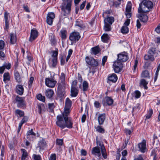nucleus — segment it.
<instances>
[{
    "label": "nucleus",
    "mask_w": 160,
    "mask_h": 160,
    "mask_svg": "<svg viewBox=\"0 0 160 160\" xmlns=\"http://www.w3.org/2000/svg\"><path fill=\"white\" fill-rule=\"evenodd\" d=\"M122 62H120L117 59V60L115 62H114V63L113 64V66H115V64H116V66H118L119 67H122Z\"/></svg>",
    "instance_id": "13d9d810"
},
{
    "label": "nucleus",
    "mask_w": 160,
    "mask_h": 160,
    "mask_svg": "<svg viewBox=\"0 0 160 160\" xmlns=\"http://www.w3.org/2000/svg\"><path fill=\"white\" fill-rule=\"evenodd\" d=\"M70 108L66 107L64 108V112L62 113V116L63 118H66L68 119L72 120L71 118L68 117V116L69 115L70 112Z\"/></svg>",
    "instance_id": "4be33fe9"
},
{
    "label": "nucleus",
    "mask_w": 160,
    "mask_h": 160,
    "mask_svg": "<svg viewBox=\"0 0 160 160\" xmlns=\"http://www.w3.org/2000/svg\"><path fill=\"white\" fill-rule=\"evenodd\" d=\"M132 3L130 2H129L128 3L126 8V12H131L132 8Z\"/></svg>",
    "instance_id": "79ce46f5"
},
{
    "label": "nucleus",
    "mask_w": 160,
    "mask_h": 160,
    "mask_svg": "<svg viewBox=\"0 0 160 160\" xmlns=\"http://www.w3.org/2000/svg\"><path fill=\"white\" fill-rule=\"evenodd\" d=\"M148 83V82H147L145 80V79H142L140 81V85L141 86H143L144 87V89H147L148 88V87H147V85Z\"/></svg>",
    "instance_id": "f704fd0d"
},
{
    "label": "nucleus",
    "mask_w": 160,
    "mask_h": 160,
    "mask_svg": "<svg viewBox=\"0 0 160 160\" xmlns=\"http://www.w3.org/2000/svg\"><path fill=\"white\" fill-rule=\"evenodd\" d=\"M133 94L136 98H139L141 96V93L138 90L135 91Z\"/></svg>",
    "instance_id": "5fc2aeb1"
},
{
    "label": "nucleus",
    "mask_w": 160,
    "mask_h": 160,
    "mask_svg": "<svg viewBox=\"0 0 160 160\" xmlns=\"http://www.w3.org/2000/svg\"><path fill=\"white\" fill-rule=\"evenodd\" d=\"M63 2L60 6L64 16L69 14L71 11L72 0H62Z\"/></svg>",
    "instance_id": "20e7f679"
},
{
    "label": "nucleus",
    "mask_w": 160,
    "mask_h": 160,
    "mask_svg": "<svg viewBox=\"0 0 160 160\" xmlns=\"http://www.w3.org/2000/svg\"><path fill=\"white\" fill-rule=\"evenodd\" d=\"M34 160H41V158L40 155L33 154L32 156Z\"/></svg>",
    "instance_id": "bf43d9fd"
},
{
    "label": "nucleus",
    "mask_w": 160,
    "mask_h": 160,
    "mask_svg": "<svg viewBox=\"0 0 160 160\" xmlns=\"http://www.w3.org/2000/svg\"><path fill=\"white\" fill-rule=\"evenodd\" d=\"M75 25L81 28H82L84 27L83 22L82 20L79 19H78L76 20L75 21Z\"/></svg>",
    "instance_id": "2f4dec72"
},
{
    "label": "nucleus",
    "mask_w": 160,
    "mask_h": 160,
    "mask_svg": "<svg viewBox=\"0 0 160 160\" xmlns=\"http://www.w3.org/2000/svg\"><path fill=\"white\" fill-rule=\"evenodd\" d=\"M99 125L97 126V127H95V128L96 129V131L101 133H104L105 132V130L102 127Z\"/></svg>",
    "instance_id": "c85d7f7f"
},
{
    "label": "nucleus",
    "mask_w": 160,
    "mask_h": 160,
    "mask_svg": "<svg viewBox=\"0 0 160 160\" xmlns=\"http://www.w3.org/2000/svg\"><path fill=\"white\" fill-rule=\"evenodd\" d=\"M37 98L38 99L42 102H44L45 101V97L44 96H42L41 94L38 95L37 96Z\"/></svg>",
    "instance_id": "8fccbe9b"
},
{
    "label": "nucleus",
    "mask_w": 160,
    "mask_h": 160,
    "mask_svg": "<svg viewBox=\"0 0 160 160\" xmlns=\"http://www.w3.org/2000/svg\"><path fill=\"white\" fill-rule=\"evenodd\" d=\"M23 117V118L19 123V124L22 125L23 124L26 122L28 120V118L27 116H24Z\"/></svg>",
    "instance_id": "6e6d98bb"
},
{
    "label": "nucleus",
    "mask_w": 160,
    "mask_h": 160,
    "mask_svg": "<svg viewBox=\"0 0 160 160\" xmlns=\"http://www.w3.org/2000/svg\"><path fill=\"white\" fill-rule=\"evenodd\" d=\"M114 21V18L113 17H108L105 18L104 20V23H108L112 25Z\"/></svg>",
    "instance_id": "cd10ccee"
},
{
    "label": "nucleus",
    "mask_w": 160,
    "mask_h": 160,
    "mask_svg": "<svg viewBox=\"0 0 160 160\" xmlns=\"http://www.w3.org/2000/svg\"><path fill=\"white\" fill-rule=\"evenodd\" d=\"M138 63V60L137 59H136L135 61V62L132 69L133 72H135L136 68L137 67Z\"/></svg>",
    "instance_id": "0e129e2a"
},
{
    "label": "nucleus",
    "mask_w": 160,
    "mask_h": 160,
    "mask_svg": "<svg viewBox=\"0 0 160 160\" xmlns=\"http://www.w3.org/2000/svg\"><path fill=\"white\" fill-rule=\"evenodd\" d=\"M72 105V102L70 99L68 98H66L65 102V107L68 108H71Z\"/></svg>",
    "instance_id": "72a5a7b5"
},
{
    "label": "nucleus",
    "mask_w": 160,
    "mask_h": 160,
    "mask_svg": "<svg viewBox=\"0 0 160 160\" xmlns=\"http://www.w3.org/2000/svg\"><path fill=\"white\" fill-rule=\"evenodd\" d=\"M141 77L142 78L149 79L150 76L149 72L148 70H145L142 71L141 74Z\"/></svg>",
    "instance_id": "473e14b6"
},
{
    "label": "nucleus",
    "mask_w": 160,
    "mask_h": 160,
    "mask_svg": "<svg viewBox=\"0 0 160 160\" xmlns=\"http://www.w3.org/2000/svg\"><path fill=\"white\" fill-rule=\"evenodd\" d=\"M16 41V38L15 35L13 34H11L10 42L12 44H14Z\"/></svg>",
    "instance_id": "ea45409f"
},
{
    "label": "nucleus",
    "mask_w": 160,
    "mask_h": 160,
    "mask_svg": "<svg viewBox=\"0 0 160 160\" xmlns=\"http://www.w3.org/2000/svg\"><path fill=\"white\" fill-rule=\"evenodd\" d=\"M139 151L142 153H144L146 151V141L145 139H143L142 142L138 144Z\"/></svg>",
    "instance_id": "4468645a"
},
{
    "label": "nucleus",
    "mask_w": 160,
    "mask_h": 160,
    "mask_svg": "<svg viewBox=\"0 0 160 160\" xmlns=\"http://www.w3.org/2000/svg\"><path fill=\"white\" fill-rule=\"evenodd\" d=\"M60 36L62 39H65L66 38V34L67 31L64 29H62L60 31Z\"/></svg>",
    "instance_id": "e433bc0d"
},
{
    "label": "nucleus",
    "mask_w": 160,
    "mask_h": 160,
    "mask_svg": "<svg viewBox=\"0 0 160 160\" xmlns=\"http://www.w3.org/2000/svg\"><path fill=\"white\" fill-rule=\"evenodd\" d=\"M160 57V51L155 48H151L148 51V53L144 56V59L146 60H149L153 62L155 60L154 57Z\"/></svg>",
    "instance_id": "7ed1b4c3"
},
{
    "label": "nucleus",
    "mask_w": 160,
    "mask_h": 160,
    "mask_svg": "<svg viewBox=\"0 0 160 160\" xmlns=\"http://www.w3.org/2000/svg\"><path fill=\"white\" fill-rule=\"evenodd\" d=\"M86 61L89 65L92 66L96 67L98 65V61L92 58H89L88 57H86Z\"/></svg>",
    "instance_id": "9d476101"
},
{
    "label": "nucleus",
    "mask_w": 160,
    "mask_h": 160,
    "mask_svg": "<svg viewBox=\"0 0 160 160\" xmlns=\"http://www.w3.org/2000/svg\"><path fill=\"white\" fill-rule=\"evenodd\" d=\"M79 92V90L78 88L75 87H71L70 95L72 97H76L78 95Z\"/></svg>",
    "instance_id": "5701e85b"
},
{
    "label": "nucleus",
    "mask_w": 160,
    "mask_h": 160,
    "mask_svg": "<svg viewBox=\"0 0 160 160\" xmlns=\"http://www.w3.org/2000/svg\"><path fill=\"white\" fill-rule=\"evenodd\" d=\"M38 32L36 29H31L29 41L30 42L33 41L38 37Z\"/></svg>",
    "instance_id": "f8f14e48"
},
{
    "label": "nucleus",
    "mask_w": 160,
    "mask_h": 160,
    "mask_svg": "<svg viewBox=\"0 0 160 160\" xmlns=\"http://www.w3.org/2000/svg\"><path fill=\"white\" fill-rule=\"evenodd\" d=\"M16 92L18 94L22 95L24 92V88L22 85L20 84L17 85L16 86Z\"/></svg>",
    "instance_id": "412c9836"
},
{
    "label": "nucleus",
    "mask_w": 160,
    "mask_h": 160,
    "mask_svg": "<svg viewBox=\"0 0 160 160\" xmlns=\"http://www.w3.org/2000/svg\"><path fill=\"white\" fill-rule=\"evenodd\" d=\"M106 118V115L105 113H99L98 117V120L99 125H102L104 123Z\"/></svg>",
    "instance_id": "a211bd4d"
},
{
    "label": "nucleus",
    "mask_w": 160,
    "mask_h": 160,
    "mask_svg": "<svg viewBox=\"0 0 160 160\" xmlns=\"http://www.w3.org/2000/svg\"><path fill=\"white\" fill-rule=\"evenodd\" d=\"M133 132V129H132L131 130H130L128 129H126L125 130V133L126 135H130L132 132Z\"/></svg>",
    "instance_id": "680f3d73"
},
{
    "label": "nucleus",
    "mask_w": 160,
    "mask_h": 160,
    "mask_svg": "<svg viewBox=\"0 0 160 160\" xmlns=\"http://www.w3.org/2000/svg\"><path fill=\"white\" fill-rule=\"evenodd\" d=\"M112 3V6L115 7L117 8H118L119 7V5L121 4V2L120 1H119L118 0L115 1L113 2H111Z\"/></svg>",
    "instance_id": "09e8293b"
},
{
    "label": "nucleus",
    "mask_w": 160,
    "mask_h": 160,
    "mask_svg": "<svg viewBox=\"0 0 160 160\" xmlns=\"http://www.w3.org/2000/svg\"><path fill=\"white\" fill-rule=\"evenodd\" d=\"M117 80L118 77L116 74L115 73L110 74L108 75L107 82L108 83L115 82Z\"/></svg>",
    "instance_id": "2eb2a0df"
},
{
    "label": "nucleus",
    "mask_w": 160,
    "mask_h": 160,
    "mask_svg": "<svg viewBox=\"0 0 160 160\" xmlns=\"http://www.w3.org/2000/svg\"><path fill=\"white\" fill-rule=\"evenodd\" d=\"M111 25L108 23H104V29L105 31H110L111 30Z\"/></svg>",
    "instance_id": "37998d69"
},
{
    "label": "nucleus",
    "mask_w": 160,
    "mask_h": 160,
    "mask_svg": "<svg viewBox=\"0 0 160 160\" xmlns=\"http://www.w3.org/2000/svg\"><path fill=\"white\" fill-rule=\"evenodd\" d=\"M49 40L51 42L52 44V45L54 44L56 42V41L54 35L52 33H50L49 34Z\"/></svg>",
    "instance_id": "58836bf2"
},
{
    "label": "nucleus",
    "mask_w": 160,
    "mask_h": 160,
    "mask_svg": "<svg viewBox=\"0 0 160 160\" xmlns=\"http://www.w3.org/2000/svg\"><path fill=\"white\" fill-rule=\"evenodd\" d=\"M15 114L18 117H21L24 116V113L23 111L17 109L15 110Z\"/></svg>",
    "instance_id": "bb28decb"
},
{
    "label": "nucleus",
    "mask_w": 160,
    "mask_h": 160,
    "mask_svg": "<svg viewBox=\"0 0 160 160\" xmlns=\"http://www.w3.org/2000/svg\"><path fill=\"white\" fill-rule=\"evenodd\" d=\"M100 149L98 146H96L93 148L91 151L92 154L100 158L101 156Z\"/></svg>",
    "instance_id": "dca6fc26"
},
{
    "label": "nucleus",
    "mask_w": 160,
    "mask_h": 160,
    "mask_svg": "<svg viewBox=\"0 0 160 160\" xmlns=\"http://www.w3.org/2000/svg\"><path fill=\"white\" fill-rule=\"evenodd\" d=\"M33 80L34 78L33 77H30L28 82V85H29V87H31L32 86Z\"/></svg>",
    "instance_id": "e2e57ef3"
},
{
    "label": "nucleus",
    "mask_w": 160,
    "mask_h": 160,
    "mask_svg": "<svg viewBox=\"0 0 160 160\" xmlns=\"http://www.w3.org/2000/svg\"><path fill=\"white\" fill-rule=\"evenodd\" d=\"M30 135L33 136H36L35 133L33 132L32 129L28 132L27 134V138L30 139Z\"/></svg>",
    "instance_id": "c03bdc74"
},
{
    "label": "nucleus",
    "mask_w": 160,
    "mask_h": 160,
    "mask_svg": "<svg viewBox=\"0 0 160 160\" xmlns=\"http://www.w3.org/2000/svg\"><path fill=\"white\" fill-rule=\"evenodd\" d=\"M153 113V110L152 109H150L148 112L147 114L146 115V119H148L150 118L152 116Z\"/></svg>",
    "instance_id": "864d4df0"
},
{
    "label": "nucleus",
    "mask_w": 160,
    "mask_h": 160,
    "mask_svg": "<svg viewBox=\"0 0 160 160\" xmlns=\"http://www.w3.org/2000/svg\"><path fill=\"white\" fill-rule=\"evenodd\" d=\"M81 37L80 33L79 32L74 31L70 34L69 39L72 42H76L80 39Z\"/></svg>",
    "instance_id": "423d86ee"
},
{
    "label": "nucleus",
    "mask_w": 160,
    "mask_h": 160,
    "mask_svg": "<svg viewBox=\"0 0 160 160\" xmlns=\"http://www.w3.org/2000/svg\"><path fill=\"white\" fill-rule=\"evenodd\" d=\"M139 18L141 22H146L148 20V17L146 15L141 14L140 15Z\"/></svg>",
    "instance_id": "c9c22d12"
},
{
    "label": "nucleus",
    "mask_w": 160,
    "mask_h": 160,
    "mask_svg": "<svg viewBox=\"0 0 160 160\" xmlns=\"http://www.w3.org/2000/svg\"><path fill=\"white\" fill-rule=\"evenodd\" d=\"M102 41L104 42H107L109 39V37L107 34H103L101 36Z\"/></svg>",
    "instance_id": "4c0bfd02"
},
{
    "label": "nucleus",
    "mask_w": 160,
    "mask_h": 160,
    "mask_svg": "<svg viewBox=\"0 0 160 160\" xmlns=\"http://www.w3.org/2000/svg\"><path fill=\"white\" fill-rule=\"evenodd\" d=\"M116 64H115V66H113L114 70L115 72L118 73L121 70L122 67L116 66Z\"/></svg>",
    "instance_id": "3c124183"
},
{
    "label": "nucleus",
    "mask_w": 160,
    "mask_h": 160,
    "mask_svg": "<svg viewBox=\"0 0 160 160\" xmlns=\"http://www.w3.org/2000/svg\"><path fill=\"white\" fill-rule=\"evenodd\" d=\"M134 160H144L142 155H136L134 156Z\"/></svg>",
    "instance_id": "4d7b16f0"
},
{
    "label": "nucleus",
    "mask_w": 160,
    "mask_h": 160,
    "mask_svg": "<svg viewBox=\"0 0 160 160\" xmlns=\"http://www.w3.org/2000/svg\"><path fill=\"white\" fill-rule=\"evenodd\" d=\"M9 17V13L6 11L4 13V19L5 23L4 29L7 30L9 27V23L8 18Z\"/></svg>",
    "instance_id": "6ab92c4d"
},
{
    "label": "nucleus",
    "mask_w": 160,
    "mask_h": 160,
    "mask_svg": "<svg viewBox=\"0 0 160 160\" xmlns=\"http://www.w3.org/2000/svg\"><path fill=\"white\" fill-rule=\"evenodd\" d=\"M83 90L84 91H87L88 88V84L86 81H84L82 83Z\"/></svg>",
    "instance_id": "a18cd8bd"
},
{
    "label": "nucleus",
    "mask_w": 160,
    "mask_h": 160,
    "mask_svg": "<svg viewBox=\"0 0 160 160\" xmlns=\"http://www.w3.org/2000/svg\"><path fill=\"white\" fill-rule=\"evenodd\" d=\"M56 155L55 154H52L50 155L49 160H56Z\"/></svg>",
    "instance_id": "69168bd1"
},
{
    "label": "nucleus",
    "mask_w": 160,
    "mask_h": 160,
    "mask_svg": "<svg viewBox=\"0 0 160 160\" xmlns=\"http://www.w3.org/2000/svg\"><path fill=\"white\" fill-rule=\"evenodd\" d=\"M52 51V54L51 56L52 58H56L58 59V50Z\"/></svg>",
    "instance_id": "603ef678"
},
{
    "label": "nucleus",
    "mask_w": 160,
    "mask_h": 160,
    "mask_svg": "<svg viewBox=\"0 0 160 160\" xmlns=\"http://www.w3.org/2000/svg\"><path fill=\"white\" fill-rule=\"evenodd\" d=\"M55 17V14L53 12H48L46 18L47 23L49 25H52V24L53 20Z\"/></svg>",
    "instance_id": "9b49d317"
},
{
    "label": "nucleus",
    "mask_w": 160,
    "mask_h": 160,
    "mask_svg": "<svg viewBox=\"0 0 160 160\" xmlns=\"http://www.w3.org/2000/svg\"><path fill=\"white\" fill-rule=\"evenodd\" d=\"M58 94L61 98H62L65 93L64 89L65 86V84L62 83L58 82Z\"/></svg>",
    "instance_id": "1a4fd4ad"
},
{
    "label": "nucleus",
    "mask_w": 160,
    "mask_h": 160,
    "mask_svg": "<svg viewBox=\"0 0 160 160\" xmlns=\"http://www.w3.org/2000/svg\"><path fill=\"white\" fill-rule=\"evenodd\" d=\"M97 145L99 147L101 150L102 149V148L105 147L102 143H101L100 141H97Z\"/></svg>",
    "instance_id": "338daca9"
},
{
    "label": "nucleus",
    "mask_w": 160,
    "mask_h": 160,
    "mask_svg": "<svg viewBox=\"0 0 160 160\" xmlns=\"http://www.w3.org/2000/svg\"><path fill=\"white\" fill-rule=\"evenodd\" d=\"M91 53L94 55H96L98 54L100 51V49L98 46L92 48L91 49Z\"/></svg>",
    "instance_id": "a878e982"
},
{
    "label": "nucleus",
    "mask_w": 160,
    "mask_h": 160,
    "mask_svg": "<svg viewBox=\"0 0 160 160\" xmlns=\"http://www.w3.org/2000/svg\"><path fill=\"white\" fill-rule=\"evenodd\" d=\"M57 82L53 78H47L45 79V84L49 88H54Z\"/></svg>",
    "instance_id": "0eeeda50"
},
{
    "label": "nucleus",
    "mask_w": 160,
    "mask_h": 160,
    "mask_svg": "<svg viewBox=\"0 0 160 160\" xmlns=\"http://www.w3.org/2000/svg\"><path fill=\"white\" fill-rule=\"evenodd\" d=\"M95 107L97 108H100L101 106L100 103L98 101H95L94 102Z\"/></svg>",
    "instance_id": "774afa93"
},
{
    "label": "nucleus",
    "mask_w": 160,
    "mask_h": 160,
    "mask_svg": "<svg viewBox=\"0 0 160 160\" xmlns=\"http://www.w3.org/2000/svg\"><path fill=\"white\" fill-rule=\"evenodd\" d=\"M54 92L51 89H48L46 90L45 95L48 98H51L53 95Z\"/></svg>",
    "instance_id": "393cba45"
},
{
    "label": "nucleus",
    "mask_w": 160,
    "mask_h": 160,
    "mask_svg": "<svg viewBox=\"0 0 160 160\" xmlns=\"http://www.w3.org/2000/svg\"><path fill=\"white\" fill-rule=\"evenodd\" d=\"M38 112L39 114H41L44 108V105L43 104H39L37 105Z\"/></svg>",
    "instance_id": "a19ab883"
},
{
    "label": "nucleus",
    "mask_w": 160,
    "mask_h": 160,
    "mask_svg": "<svg viewBox=\"0 0 160 160\" xmlns=\"http://www.w3.org/2000/svg\"><path fill=\"white\" fill-rule=\"evenodd\" d=\"M153 6L152 2L149 0H143L139 4L138 12L140 13H143L149 12Z\"/></svg>",
    "instance_id": "f03ea898"
},
{
    "label": "nucleus",
    "mask_w": 160,
    "mask_h": 160,
    "mask_svg": "<svg viewBox=\"0 0 160 160\" xmlns=\"http://www.w3.org/2000/svg\"><path fill=\"white\" fill-rule=\"evenodd\" d=\"M56 124L61 129H62L65 128H72L73 122L72 120L68 119L66 118H63L62 115H60L57 116Z\"/></svg>",
    "instance_id": "f257e3e1"
},
{
    "label": "nucleus",
    "mask_w": 160,
    "mask_h": 160,
    "mask_svg": "<svg viewBox=\"0 0 160 160\" xmlns=\"http://www.w3.org/2000/svg\"><path fill=\"white\" fill-rule=\"evenodd\" d=\"M15 102L17 103L18 107L20 108H23L26 106V102L24 97H21L17 96L15 98Z\"/></svg>",
    "instance_id": "39448f33"
},
{
    "label": "nucleus",
    "mask_w": 160,
    "mask_h": 160,
    "mask_svg": "<svg viewBox=\"0 0 160 160\" xmlns=\"http://www.w3.org/2000/svg\"><path fill=\"white\" fill-rule=\"evenodd\" d=\"M58 63V59L56 58H51L49 59L48 63L49 67L51 68H55L56 67Z\"/></svg>",
    "instance_id": "f3484780"
},
{
    "label": "nucleus",
    "mask_w": 160,
    "mask_h": 160,
    "mask_svg": "<svg viewBox=\"0 0 160 160\" xmlns=\"http://www.w3.org/2000/svg\"><path fill=\"white\" fill-rule=\"evenodd\" d=\"M3 81L5 83L10 80V74L8 72H5L3 75Z\"/></svg>",
    "instance_id": "7c9ffc66"
},
{
    "label": "nucleus",
    "mask_w": 160,
    "mask_h": 160,
    "mask_svg": "<svg viewBox=\"0 0 160 160\" xmlns=\"http://www.w3.org/2000/svg\"><path fill=\"white\" fill-rule=\"evenodd\" d=\"M118 60L122 62H126L129 58L128 54L125 52L120 53L118 55Z\"/></svg>",
    "instance_id": "6e6552de"
},
{
    "label": "nucleus",
    "mask_w": 160,
    "mask_h": 160,
    "mask_svg": "<svg viewBox=\"0 0 160 160\" xmlns=\"http://www.w3.org/2000/svg\"><path fill=\"white\" fill-rule=\"evenodd\" d=\"M46 142L45 139H42L40 140L38 142L37 148H39L40 151L43 150L46 147Z\"/></svg>",
    "instance_id": "aec40b11"
},
{
    "label": "nucleus",
    "mask_w": 160,
    "mask_h": 160,
    "mask_svg": "<svg viewBox=\"0 0 160 160\" xmlns=\"http://www.w3.org/2000/svg\"><path fill=\"white\" fill-rule=\"evenodd\" d=\"M14 73L15 78L16 82L18 83H20L22 82V79L18 72L17 71H15Z\"/></svg>",
    "instance_id": "b1692460"
},
{
    "label": "nucleus",
    "mask_w": 160,
    "mask_h": 160,
    "mask_svg": "<svg viewBox=\"0 0 160 160\" xmlns=\"http://www.w3.org/2000/svg\"><path fill=\"white\" fill-rule=\"evenodd\" d=\"M21 151L22 152L21 160H25L28 156V153L27 151L24 149H21Z\"/></svg>",
    "instance_id": "c756f323"
},
{
    "label": "nucleus",
    "mask_w": 160,
    "mask_h": 160,
    "mask_svg": "<svg viewBox=\"0 0 160 160\" xmlns=\"http://www.w3.org/2000/svg\"><path fill=\"white\" fill-rule=\"evenodd\" d=\"M60 64L62 66L64 65L65 63V57L63 56H61L60 58Z\"/></svg>",
    "instance_id": "052dcab7"
},
{
    "label": "nucleus",
    "mask_w": 160,
    "mask_h": 160,
    "mask_svg": "<svg viewBox=\"0 0 160 160\" xmlns=\"http://www.w3.org/2000/svg\"><path fill=\"white\" fill-rule=\"evenodd\" d=\"M129 29L127 26H123L121 28V32L123 33H127L128 32Z\"/></svg>",
    "instance_id": "de8ad7c7"
},
{
    "label": "nucleus",
    "mask_w": 160,
    "mask_h": 160,
    "mask_svg": "<svg viewBox=\"0 0 160 160\" xmlns=\"http://www.w3.org/2000/svg\"><path fill=\"white\" fill-rule=\"evenodd\" d=\"M101 153L104 159H106L107 158V154L106 151L105 147L102 148V149L101 150Z\"/></svg>",
    "instance_id": "49530a36"
},
{
    "label": "nucleus",
    "mask_w": 160,
    "mask_h": 160,
    "mask_svg": "<svg viewBox=\"0 0 160 160\" xmlns=\"http://www.w3.org/2000/svg\"><path fill=\"white\" fill-rule=\"evenodd\" d=\"M113 102V100L110 97L106 96L103 98L102 103L103 105L110 106Z\"/></svg>",
    "instance_id": "ddd939ff"
}]
</instances>
